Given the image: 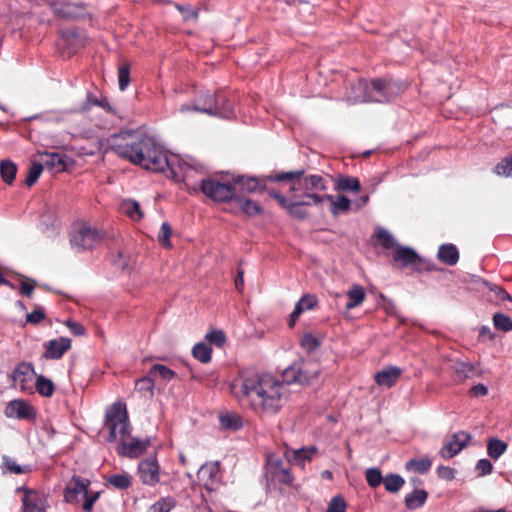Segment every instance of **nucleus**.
Returning <instances> with one entry per match:
<instances>
[{"label":"nucleus","mask_w":512,"mask_h":512,"mask_svg":"<svg viewBox=\"0 0 512 512\" xmlns=\"http://www.w3.org/2000/svg\"><path fill=\"white\" fill-rule=\"evenodd\" d=\"M153 376L148 373V376L143 377L136 381L135 388L142 393H149L152 395L154 388Z\"/></svg>","instance_id":"obj_49"},{"label":"nucleus","mask_w":512,"mask_h":512,"mask_svg":"<svg viewBox=\"0 0 512 512\" xmlns=\"http://www.w3.org/2000/svg\"><path fill=\"white\" fill-rule=\"evenodd\" d=\"M244 426L242 418H219V429L234 432Z\"/></svg>","instance_id":"obj_41"},{"label":"nucleus","mask_w":512,"mask_h":512,"mask_svg":"<svg viewBox=\"0 0 512 512\" xmlns=\"http://www.w3.org/2000/svg\"><path fill=\"white\" fill-rule=\"evenodd\" d=\"M151 444V437L145 439L132 438L129 442L119 444L117 451L120 455L136 458L142 455Z\"/></svg>","instance_id":"obj_18"},{"label":"nucleus","mask_w":512,"mask_h":512,"mask_svg":"<svg viewBox=\"0 0 512 512\" xmlns=\"http://www.w3.org/2000/svg\"><path fill=\"white\" fill-rule=\"evenodd\" d=\"M402 369L397 366H389L375 374V382L379 386L391 388L399 380Z\"/></svg>","instance_id":"obj_21"},{"label":"nucleus","mask_w":512,"mask_h":512,"mask_svg":"<svg viewBox=\"0 0 512 512\" xmlns=\"http://www.w3.org/2000/svg\"><path fill=\"white\" fill-rule=\"evenodd\" d=\"M5 464L8 470L14 474H21L27 472L28 466H20L16 464V462L10 458H5Z\"/></svg>","instance_id":"obj_61"},{"label":"nucleus","mask_w":512,"mask_h":512,"mask_svg":"<svg viewBox=\"0 0 512 512\" xmlns=\"http://www.w3.org/2000/svg\"><path fill=\"white\" fill-rule=\"evenodd\" d=\"M348 302L345 305L347 310L354 309L360 306L366 298V292L360 285H353L347 291Z\"/></svg>","instance_id":"obj_30"},{"label":"nucleus","mask_w":512,"mask_h":512,"mask_svg":"<svg viewBox=\"0 0 512 512\" xmlns=\"http://www.w3.org/2000/svg\"><path fill=\"white\" fill-rule=\"evenodd\" d=\"M192 355L202 363H208L211 360L212 349L206 343H197L192 349Z\"/></svg>","instance_id":"obj_37"},{"label":"nucleus","mask_w":512,"mask_h":512,"mask_svg":"<svg viewBox=\"0 0 512 512\" xmlns=\"http://www.w3.org/2000/svg\"><path fill=\"white\" fill-rule=\"evenodd\" d=\"M470 438V435L464 431L454 433L449 441L442 446L439 454L444 459L454 457L467 445Z\"/></svg>","instance_id":"obj_15"},{"label":"nucleus","mask_w":512,"mask_h":512,"mask_svg":"<svg viewBox=\"0 0 512 512\" xmlns=\"http://www.w3.org/2000/svg\"><path fill=\"white\" fill-rule=\"evenodd\" d=\"M103 239V233L91 226L81 225L71 237V244L78 250L92 249Z\"/></svg>","instance_id":"obj_11"},{"label":"nucleus","mask_w":512,"mask_h":512,"mask_svg":"<svg viewBox=\"0 0 512 512\" xmlns=\"http://www.w3.org/2000/svg\"><path fill=\"white\" fill-rule=\"evenodd\" d=\"M298 195L300 196V199L310 201L311 205H318L324 201V195H320L315 192L301 191V193L298 192Z\"/></svg>","instance_id":"obj_58"},{"label":"nucleus","mask_w":512,"mask_h":512,"mask_svg":"<svg viewBox=\"0 0 512 512\" xmlns=\"http://www.w3.org/2000/svg\"><path fill=\"white\" fill-rule=\"evenodd\" d=\"M5 416H35V410L26 401L15 399L7 404Z\"/></svg>","instance_id":"obj_23"},{"label":"nucleus","mask_w":512,"mask_h":512,"mask_svg":"<svg viewBox=\"0 0 512 512\" xmlns=\"http://www.w3.org/2000/svg\"><path fill=\"white\" fill-rule=\"evenodd\" d=\"M46 317L45 310L41 306H36L35 309L28 313L26 316V321L31 324H39Z\"/></svg>","instance_id":"obj_57"},{"label":"nucleus","mask_w":512,"mask_h":512,"mask_svg":"<svg viewBox=\"0 0 512 512\" xmlns=\"http://www.w3.org/2000/svg\"><path fill=\"white\" fill-rule=\"evenodd\" d=\"M73 160L63 153L44 152L41 154V164L43 168L48 169L52 173H60L65 171Z\"/></svg>","instance_id":"obj_16"},{"label":"nucleus","mask_w":512,"mask_h":512,"mask_svg":"<svg viewBox=\"0 0 512 512\" xmlns=\"http://www.w3.org/2000/svg\"><path fill=\"white\" fill-rule=\"evenodd\" d=\"M476 468L480 476H485L492 472L493 466L488 459H481L478 461Z\"/></svg>","instance_id":"obj_62"},{"label":"nucleus","mask_w":512,"mask_h":512,"mask_svg":"<svg viewBox=\"0 0 512 512\" xmlns=\"http://www.w3.org/2000/svg\"><path fill=\"white\" fill-rule=\"evenodd\" d=\"M111 149L119 157L140 165L146 170L164 172L168 169L175 181H182L187 185L193 172H203V164L192 157L168 158L163 148L150 137L136 139L130 135L115 136Z\"/></svg>","instance_id":"obj_2"},{"label":"nucleus","mask_w":512,"mask_h":512,"mask_svg":"<svg viewBox=\"0 0 512 512\" xmlns=\"http://www.w3.org/2000/svg\"><path fill=\"white\" fill-rule=\"evenodd\" d=\"M44 357L58 360L71 348V340L66 337L52 339L45 344Z\"/></svg>","instance_id":"obj_20"},{"label":"nucleus","mask_w":512,"mask_h":512,"mask_svg":"<svg viewBox=\"0 0 512 512\" xmlns=\"http://www.w3.org/2000/svg\"><path fill=\"white\" fill-rule=\"evenodd\" d=\"M304 174V169H299L295 171L276 173L269 179L271 182H291L289 187L290 193H298L300 191L317 193V191L327 190V182L321 175L311 174L305 176Z\"/></svg>","instance_id":"obj_5"},{"label":"nucleus","mask_w":512,"mask_h":512,"mask_svg":"<svg viewBox=\"0 0 512 512\" xmlns=\"http://www.w3.org/2000/svg\"><path fill=\"white\" fill-rule=\"evenodd\" d=\"M105 427L109 431L108 440L110 442H126L128 439L131 427L128 418H106Z\"/></svg>","instance_id":"obj_14"},{"label":"nucleus","mask_w":512,"mask_h":512,"mask_svg":"<svg viewBox=\"0 0 512 512\" xmlns=\"http://www.w3.org/2000/svg\"><path fill=\"white\" fill-rule=\"evenodd\" d=\"M206 172L205 167L203 166L204 174ZM200 174L199 172H193L188 179V185L184 183L190 193H198L202 192L207 198L211 199L214 202L224 203L229 202L235 199L236 197V187L233 185V179L228 180L224 178L218 177H208L204 178L200 181L199 185L192 183V178L196 175Z\"/></svg>","instance_id":"obj_3"},{"label":"nucleus","mask_w":512,"mask_h":512,"mask_svg":"<svg viewBox=\"0 0 512 512\" xmlns=\"http://www.w3.org/2000/svg\"><path fill=\"white\" fill-rule=\"evenodd\" d=\"M43 165L41 163H32L31 166L28 169L26 178H25V184L28 187H31L36 183L38 178L40 177L42 171H43Z\"/></svg>","instance_id":"obj_47"},{"label":"nucleus","mask_w":512,"mask_h":512,"mask_svg":"<svg viewBox=\"0 0 512 512\" xmlns=\"http://www.w3.org/2000/svg\"><path fill=\"white\" fill-rule=\"evenodd\" d=\"M205 339L211 343L215 344L217 347H222L226 341V337L223 331L221 330H213L206 334Z\"/></svg>","instance_id":"obj_55"},{"label":"nucleus","mask_w":512,"mask_h":512,"mask_svg":"<svg viewBox=\"0 0 512 512\" xmlns=\"http://www.w3.org/2000/svg\"><path fill=\"white\" fill-rule=\"evenodd\" d=\"M317 452L315 446L300 449H287L284 453L285 458L292 464L303 466L305 461L311 460L312 455Z\"/></svg>","instance_id":"obj_22"},{"label":"nucleus","mask_w":512,"mask_h":512,"mask_svg":"<svg viewBox=\"0 0 512 512\" xmlns=\"http://www.w3.org/2000/svg\"><path fill=\"white\" fill-rule=\"evenodd\" d=\"M191 110L222 118H230L233 114L232 103L224 92L206 91L194 100L193 106L183 105L181 107L182 112Z\"/></svg>","instance_id":"obj_4"},{"label":"nucleus","mask_w":512,"mask_h":512,"mask_svg":"<svg viewBox=\"0 0 512 512\" xmlns=\"http://www.w3.org/2000/svg\"><path fill=\"white\" fill-rule=\"evenodd\" d=\"M301 347L308 353H312L317 350L321 341L311 333H305L300 341Z\"/></svg>","instance_id":"obj_45"},{"label":"nucleus","mask_w":512,"mask_h":512,"mask_svg":"<svg viewBox=\"0 0 512 512\" xmlns=\"http://www.w3.org/2000/svg\"><path fill=\"white\" fill-rule=\"evenodd\" d=\"M121 211L134 221H139L143 218V212L140 204L132 199L123 200L120 205Z\"/></svg>","instance_id":"obj_31"},{"label":"nucleus","mask_w":512,"mask_h":512,"mask_svg":"<svg viewBox=\"0 0 512 512\" xmlns=\"http://www.w3.org/2000/svg\"><path fill=\"white\" fill-rule=\"evenodd\" d=\"M437 473L441 479L451 481L455 478L456 471L449 466H439Z\"/></svg>","instance_id":"obj_60"},{"label":"nucleus","mask_w":512,"mask_h":512,"mask_svg":"<svg viewBox=\"0 0 512 512\" xmlns=\"http://www.w3.org/2000/svg\"><path fill=\"white\" fill-rule=\"evenodd\" d=\"M174 500L172 498H164L153 504L149 512H170L174 507Z\"/></svg>","instance_id":"obj_53"},{"label":"nucleus","mask_w":512,"mask_h":512,"mask_svg":"<svg viewBox=\"0 0 512 512\" xmlns=\"http://www.w3.org/2000/svg\"><path fill=\"white\" fill-rule=\"evenodd\" d=\"M507 449V444L497 438H491L488 442L487 452L493 459H498Z\"/></svg>","instance_id":"obj_39"},{"label":"nucleus","mask_w":512,"mask_h":512,"mask_svg":"<svg viewBox=\"0 0 512 512\" xmlns=\"http://www.w3.org/2000/svg\"><path fill=\"white\" fill-rule=\"evenodd\" d=\"M105 416H128L126 404L122 401H116L107 407Z\"/></svg>","instance_id":"obj_51"},{"label":"nucleus","mask_w":512,"mask_h":512,"mask_svg":"<svg viewBox=\"0 0 512 512\" xmlns=\"http://www.w3.org/2000/svg\"><path fill=\"white\" fill-rule=\"evenodd\" d=\"M427 499V493L424 490H414L406 495L405 505L408 509H416L424 504Z\"/></svg>","instance_id":"obj_35"},{"label":"nucleus","mask_w":512,"mask_h":512,"mask_svg":"<svg viewBox=\"0 0 512 512\" xmlns=\"http://www.w3.org/2000/svg\"><path fill=\"white\" fill-rule=\"evenodd\" d=\"M268 194L272 197L278 205L285 209L288 214L294 218L303 220L308 217L306 210L302 206H310L311 202L308 200L300 199L298 193H291V197L287 198L275 189L268 190Z\"/></svg>","instance_id":"obj_9"},{"label":"nucleus","mask_w":512,"mask_h":512,"mask_svg":"<svg viewBox=\"0 0 512 512\" xmlns=\"http://www.w3.org/2000/svg\"><path fill=\"white\" fill-rule=\"evenodd\" d=\"M22 503L23 512H45L43 499L34 491H26Z\"/></svg>","instance_id":"obj_25"},{"label":"nucleus","mask_w":512,"mask_h":512,"mask_svg":"<svg viewBox=\"0 0 512 512\" xmlns=\"http://www.w3.org/2000/svg\"><path fill=\"white\" fill-rule=\"evenodd\" d=\"M393 261L399 263L401 267L412 266L417 271H432L435 265L422 259L414 249L410 247L398 246L393 252Z\"/></svg>","instance_id":"obj_10"},{"label":"nucleus","mask_w":512,"mask_h":512,"mask_svg":"<svg viewBox=\"0 0 512 512\" xmlns=\"http://www.w3.org/2000/svg\"><path fill=\"white\" fill-rule=\"evenodd\" d=\"M130 83V68L128 65H121L118 68V85L121 91H124Z\"/></svg>","instance_id":"obj_50"},{"label":"nucleus","mask_w":512,"mask_h":512,"mask_svg":"<svg viewBox=\"0 0 512 512\" xmlns=\"http://www.w3.org/2000/svg\"><path fill=\"white\" fill-rule=\"evenodd\" d=\"M366 480L369 486L375 488L383 482V477L379 469L369 468L366 470Z\"/></svg>","instance_id":"obj_52"},{"label":"nucleus","mask_w":512,"mask_h":512,"mask_svg":"<svg viewBox=\"0 0 512 512\" xmlns=\"http://www.w3.org/2000/svg\"><path fill=\"white\" fill-rule=\"evenodd\" d=\"M33 384H35L37 392L44 397H50L54 393L53 382L42 375L38 376Z\"/></svg>","instance_id":"obj_38"},{"label":"nucleus","mask_w":512,"mask_h":512,"mask_svg":"<svg viewBox=\"0 0 512 512\" xmlns=\"http://www.w3.org/2000/svg\"><path fill=\"white\" fill-rule=\"evenodd\" d=\"M171 235H172V227L170 226L169 223L164 222L161 225L160 232L158 235L159 244L164 248H171L172 247V244L170 241Z\"/></svg>","instance_id":"obj_48"},{"label":"nucleus","mask_w":512,"mask_h":512,"mask_svg":"<svg viewBox=\"0 0 512 512\" xmlns=\"http://www.w3.org/2000/svg\"><path fill=\"white\" fill-rule=\"evenodd\" d=\"M346 504L342 497L336 496L334 497L328 506V512H345Z\"/></svg>","instance_id":"obj_59"},{"label":"nucleus","mask_w":512,"mask_h":512,"mask_svg":"<svg viewBox=\"0 0 512 512\" xmlns=\"http://www.w3.org/2000/svg\"><path fill=\"white\" fill-rule=\"evenodd\" d=\"M90 481L79 476H74L65 489L64 497L68 503H78L80 498H84L83 509L91 512L94 503L99 497V492L89 493Z\"/></svg>","instance_id":"obj_7"},{"label":"nucleus","mask_w":512,"mask_h":512,"mask_svg":"<svg viewBox=\"0 0 512 512\" xmlns=\"http://www.w3.org/2000/svg\"><path fill=\"white\" fill-rule=\"evenodd\" d=\"M303 312L304 311L300 308V306L295 305L294 310L291 312V314L289 316V321H288L289 328H293L295 326L298 318L300 317V315Z\"/></svg>","instance_id":"obj_64"},{"label":"nucleus","mask_w":512,"mask_h":512,"mask_svg":"<svg viewBox=\"0 0 512 512\" xmlns=\"http://www.w3.org/2000/svg\"><path fill=\"white\" fill-rule=\"evenodd\" d=\"M454 372L458 379L464 380L473 376H482L483 371L478 365L467 361H457L454 365Z\"/></svg>","instance_id":"obj_24"},{"label":"nucleus","mask_w":512,"mask_h":512,"mask_svg":"<svg viewBox=\"0 0 512 512\" xmlns=\"http://www.w3.org/2000/svg\"><path fill=\"white\" fill-rule=\"evenodd\" d=\"M385 489L391 493H395L404 485V479L396 474L388 475L383 480Z\"/></svg>","instance_id":"obj_44"},{"label":"nucleus","mask_w":512,"mask_h":512,"mask_svg":"<svg viewBox=\"0 0 512 512\" xmlns=\"http://www.w3.org/2000/svg\"><path fill=\"white\" fill-rule=\"evenodd\" d=\"M108 482L118 489H125L130 486V477L128 474H117L109 478Z\"/></svg>","instance_id":"obj_54"},{"label":"nucleus","mask_w":512,"mask_h":512,"mask_svg":"<svg viewBox=\"0 0 512 512\" xmlns=\"http://www.w3.org/2000/svg\"><path fill=\"white\" fill-rule=\"evenodd\" d=\"M363 102H389L402 92V85L390 79H374L363 85Z\"/></svg>","instance_id":"obj_6"},{"label":"nucleus","mask_w":512,"mask_h":512,"mask_svg":"<svg viewBox=\"0 0 512 512\" xmlns=\"http://www.w3.org/2000/svg\"><path fill=\"white\" fill-rule=\"evenodd\" d=\"M494 173L498 176H512V154L503 158L494 168Z\"/></svg>","instance_id":"obj_46"},{"label":"nucleus","mask_w":512,"mask_h":512,"mask_svg":"<svg viewBox=\"0 0 512 512\" xmlns=\"http://www.w3.org/2000/svg\"><path fill=\"white\" fill-rule=\"evenodd\" d=\"M13 383L22 391L31 390L36 377L32 364L28 362L19 363L11 374Z\"/></svg>","instance_id":"obj_13"},{"label":"nucleus","mask_w":512,"mask_h":512,"mask_svg":"<svg viewBox=\"0 0 512 512\" xmlns=\"http://www.w3.org/2000/svg\"><path fill=\"white\" fill-rule=\"evenodd\" d=\"M139 476L142 483L153 486L159 482V465L154 458L145 459L139 464Z\"/></svg>","instance_id":"obj_19"},{"label":"nucleus","mask_w":512,"mask_h":512,"mask_svg":"<svg viewBox=\"0 0 512 512\" xmlns=\"http://www.w3.org/2000/svg\"><path fill=\"white\" fill-rule=\"evenodd\" d=\"M16 173L17 166L11 160L5 159L0 162V175L6 184L11 185L13 183Z\"/></svg>","instance_id":"obj_34"},{"label":"nucleus","mask_w":512,"mask_h":512,"mask_svg":"<svg viewBox=\"0 0 512 512\" xmlns=\"http://www.w3.org/2000/svg\"><path fill=\"white\" fill-rule=\"evenodd\" d=\"M234 200L239 205L241 212L249 217L263 214V209L257 202L240 196H236Z\"/></svg>","instance_id":"obj_32"},{"label":"nucleus","mask_w":512,"mask_h":512,"mask_svg":"<svg viewBox=\"0 0 512 512\" xmlns=\"http://www.w3.org/2000/svg\"><path fill=\"white\" fill-rule=\"evenodd\" d=\"M199 482L208 490H214L220 479L219 462L202 465L197 473Z\"/></svg>","instance_id":"obj_17"},{"label":"nucleus","mask_w":512,"mask_h":512,"mask_svg":"<svg viewBox=\"0 0 512 512\" xmlns=\"http://www.w3.org/2000/svg\"><path fill=\"white\" fill-rule=\"evenodd\" d=\"M493 324L497 330L503 332L512 331V319L503 313H495L493 315Z\"/></svg>","instance_id":"obj_42"},{"label":"nucleus","mask_w":512,"mask_h":512,"mask_svg":"<svg viewBox=\"0 0 512 512\" xmlns=\"http://www.w3.org/2000/svg\"><path fill=\"white\" fill-rule=\"evenodd\" d=\"M325 200L330 202V212L335 217L338 216L340 212H348L350 210L351 201L345 195L333 196L324 194V201Z\"/></svg>","instance_id":"obj_26"},{"label":"nucleus","mask_w":512,"mask_h":512,"mask_svg":"<svg viewBox=\"0 0 512 512\" xmlns=\"http://www.w3.org/2000/svg\"><path fill=\"white\" fill-rule=\"evenodd\" d=\"M93 106H97L109 113H114L107 97H97L92 93H88L85 102L82 104L81 111L88 112Z\"/></svg>","instance_id":"obj_28"},{"label":"nucleus","mask_w":512,"mask_h":512,"mask_svg":"<svg viewBox=\"0 0 512 512\" xmlns=\"http://www.w3.org/2000/svg\"><path fill=\"white\" fill-rule=\"evenodd\" d=\"M149 374L153 377H159L163 381H170L175 377V372L162 364H155L151 367Z\"/></svg>","instance_id":"obj_40"},{"label":"nucleus","mask_w":512,"mask_h":512,"mask_svg":"<svg viewBox=\"0 0 512 512\" xmlns=\"http://www.w3.org/2000/svg\"><path fill=\"white\" fill-rule=\"evenodd\" d=\"M318 303V300L316 296L311 294H306L302 296L299 301L296 303L297 306H300V308L303 311L311 310L313 309Z\"/></svg>","instance_id":"obj_56"},{"label":"nucleus","mask_w":512,"mask_h":512,"mask_svg":"<svg viewBox=\"0 0 512 512\" xmlns=\"http://www.w3.org/2000/svg\"><path fill=\"white\" fill-rule=\"evenodd\" d=\"M432 462L428 457L421 459H411L405 464V468L409 471L418 473H426L431 468Z\"/></svg>","instance_id":"obj_36"},{"label":"nucleus","mask_w":512,"mask_h":512,"mask_svg":"<svg viewBox=\"0 0 512 512\" xmlns=\"http://www.w3.org/2000/svg\"><path fill=\"white\" fill-rule=\"evenodd\" d=\"M437 258L444 264L453 266L459 260V252L454 244H442L437 252Z\"/></svg>","instance_id":"obj_27"},{"label":"nucleus","mask_w":512,"mask_h":512,"mask_svg":"<svg viewBox=\"0 0 512 512\" xmlns=\"http://www.w3.org/2000/svg\"><path fill=\"white\" fill-rule=\"evenodd\" d=\"M470 394L475 397H483L488 394V388L484 384H477L471 387Z\"/></svg>","instance_id":"obj_63"},{"label":"nucleus","mask_w":512,"mask_h":512,"mask_svg":"<svg viewBox=\"0 0 512 512\" xmlns=\"http://www.w3.org/2000/svg\"><path fill=\"white\" fill-rule=\"evenodd\" d=\"M275 174L265 176L263 178L258 177H248L245 175H237L233 176V185L236 187V196L245 194V193H256L267 191L266 183L270 181V177Z\"/></svg>","instance_id":"obj_12"},{"label":"nucleus","mask_w":512,"mask_h":512,"mask_svg":"<svg viewBox=\"0 0 512 512\" xmlns=\"http://www.w3.org/2000/svg\"><path fill=\"white\" fill-rule=\"evenodd\" d=\"M374 235L383 248L392 249L395 246V239L387 230L378 228Z\"/></svg>","instance_id":"obj_43"},{"label":"nucleus","mask_w":512,"mask_h":512,"mask_svg":"<svg viewBox=\"0 0 512 512\" xmlns=\"http://www.w3.org/2000/svg\"><path fill=\"white\" fill-rule=\"evenodd\" d=\"M319 372L316 362H301L284 370L283 382L270 374H252L242 380V401H246L255 412L277 413L287 399L288 384H309Z\"/></svg>","instance_id":"obj_1"},{"label":"nucleus","mask_w":512,"mask_h":512,"mask_svg":"<svg viewBox=\"0 0 512 512\" xmlns=\"http://www.w3.org/2000/svg\"><path fill=\"white\" fill-rule=\"evenodd\" d=\"M49 5L54 15L58 18L76 21L84 19L89 15L87 5L84 2H73L70 0H42Z\"/></svg>","instance_id":"obj_8"},{"label":"nucleus","mask_w":512,"mask_h":512,"mask_svg":"<svg viewBox=\"0 0 512 512\" xmlns=\"http://www.w3.org/2000/svg\"><path fill=\"white\" fill-rule=\"evenodd\" d=\"M61 38L68 47V54L75 53L83 45V39L74 29L62 31Z\"/></svg>","instance_id":"obj_29"},{"label":"nucleus","mask_w":512,"mask_h":512,"mask_svg":"<svg viewBox=\"0 0 512 512\" xmlns=\"http://www.w3.org/2000/svg\"><path fill=\"white\" fill-rule=\"evenodd\" d=\"M361 188L360 181L356 177L339 176L336 180V191H354L358 192Z\"/></svg>","instance_id":"obj_33"}]
</instances>
